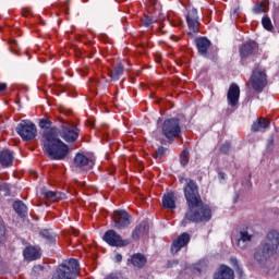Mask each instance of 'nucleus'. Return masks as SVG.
I'll return each mask as SVG.
<instances>
[{"mask_svg":"<svg viewBox=\"0 0 279 279\" xmlns=\"http://www.w3.org/2000/svg\"><path fill=\"white\" fill-rule=\"evenodd\" d=\"M41 133L43 151L50 160H64L69 156V145H74L80 140L82 129L75 122L59 120V126L43 118L39 120ZM68 143V144H66Z\"/></svg>","mask_w":279,"mask_h":279,"instance_id":"obj_1","label":"nucleus"},{"mask_svg":"<svg viewBox=\"0 0 279 279\" xmlns=\"http://www.w3.org/2000/svg\"><path fill=\"white\" fill-rule=\"evenodd\" d=\"M180 184H184L183 194L185 197L187 209L181 221L183 228L187 223H206L213 219V210L208 204L202 201L199 195V185L191 178L179 177Z\"/></svg>","mask_w":279,"mask_h":279,"instance_id":"obj_2","label":"nucleus"},{"mask_svg":"<svg viewBox=\"0 0 279 279\" xmlns=\"http://www.w3.org/2000/svg\"><path fill=\"white\" fill-rule=\"evenodd\" d=\"M279 246V232L276 230H270L266 238L264 243L262 244V247L257 248L254 253V258L257 260V263L263 264L267 263L269 260L270 256H274L276 252H278Z\"/></svg>","mask_w":279,"mask_h":279,"instance_id":"obj_3","label":"nucleus"},{"mask_svg":"<svg viewBox=\"0 0 279 279\" xmlns=\"http://www.w3.org/2000/svg\"><path fill=\"white\" fill-rule=\"evenodd\" d=\"M78 275L80 262L75 258H70L57 267L52 279H75Z\"/></svg>","mask_w":279,"mask_h":279,"instance_id":"obj_4","label":"nucleus"},{"mask_svg":"<svg viewBox=\"0 0 279 279\" xmlns=\"http://www.w3.org/2000/svg\"><path fill=\"white\" fill-rule=\"evenodd\" d=\"M162 135L167 141H174L182 136V122L179 118L166 119L161 126Z\"/></svg>","mask_w":279,"mask_h":279,"instance_id":"obj_5","label":"nucleus"},{"mask_svg":"<svg viewBox=\"0 0 279 279\" xmlns=\"http://www.w3.org/2000/svg\"><path fill=\"white\" fill-rule=\"evenodd\" d=\"M16 134L22 138V141L28 142L34 141L38 134V129L36 124L29 120H22L15 128Z\"/></svg>","mask_w":279,"mask_h":279,"instance_id":"obj_6","label":"nucleus"},{"mask_svg":"<svg viewBox=\"0 0 279 279\" xmlns=\"http://www.w3.org/2000/svg\"><path fill=\"white\" fill-rule=\"evenodd\" d=\"M185 23L189 27L187 36L193 38L195 34H199V27L202 25V22H199V15L197 14L196 8H192L187 11L185 15Z\"/></svg>","mask_w":279,"mask_h":279,"instance_id":"obj_7","label":"nucleus"},{"mask_svg":"<svg viewBox=\"0 0 279 279\" xmlns=\"http://www.w3.org/2000/svg\"><path fill=\"white\" fill-rule=\"evenodd\" d=\"M259 51L260 46L254 39H250L239 47L241 60H247V58L256 57L260 53Z\"/></svg>","mask_w":279,"mask_h":279,"instance_id":"obj_8","label":"nucleus"},{"mask_svg":"<svg viewBox=\"0 0 279 279\" xmlns=\"http://www.w3.org/2000/svg\"><path fill=\"white\" fill-rule=\"evenodd\" d=\"M267 72L265 70H254L251 75V86L255 93H263L267 86Z\"/></svg>","mask_w":279,"mask_h":279,"instance_id":"obj_9","label":"nucleus"},{"mask_svg":"<svg viewBox=\"0 0 279 279\" xmlns=\"http://www.w3.org/2000/svg\"><path fill=\"white\" fill-rule=\"evenodd\" d=\"M102 240L107 245H110V247H126V245H130V240H123L121 234L112 229H109L104 233Z\"/></svg>","mask_w":279,"mask_h":279,"instance_id":"obj_10","label":"nucleus"},{"mask_svg":"<svg viewBox=\"0 0 279 279\" xmlns=\"http://www.w3.org/2000/svg\"><path fill=\"white\" fill-rule=\"evenodd\" d=\"M112 221L117 230H125L132 223V215L126 210H116L112 216Z\"/></svg>","mask_w":279,"mask_h":279,"instance_id":"obj_11","label":"nucleus"},{"mask_svg":"<svg viewBox=\"0 0 279 279\" xmlns=\"http://www.w3.org/2000/svg\"><path fill=\"white\" fill-rule=\"evenodd\" d=\"M74 167L82 171L83 173H87L90 171L93 167H95V161L86 157V155L82 153H76L73 159Z\"/></svg>","mask_w":279,"mask_h":279,"instance_id":"obj_12","label":"nucleus"},{"mask_svg":"<svg viewBox=\"0 0 279 279\" xmlns=\"http://www.w3.org/2000/svg\"><path fill=\"white\" fill-rule=\"evenodd\" d=\"M239 99H241V87L236 83H231L227 92L228 105L231 108H236L239 106Z\"/></svg>","mask_w":279,"mask_h":279,"instance_id":"obj_13","label":"nucleus"},{"mask_svg":"<svg viewBox=\"0 0 279 279\" xmlns=\"http://www.w3.org/2000/svg\"><path fill=\"white\" fill-rule=\"evenodd\" d=\"M195 47L197 49L198 56H202L203 58H208V49H210V45H213V41L208 39V37H196L194 39Z\"/></svg>","mask_w":279,"mask_h":279,"instance_id":"obj_14","label":"nucleus"},{"mask_svg":"<svg viewBox=\"0 0 279 279\" xmlns=\"http://www.w3.org/2000/svg\"><path fill=\"white\" fill-rule=\"evenodd\" d=\"M191 243V234L187 232L181 233L171 244V254H178L182 247H186Z\"/></svg>","mask_w":279,"mask_h":279,"instance_id":"obj_15","label":"nucleus"},{"mask_svg":"<svg viewBox=\"0 0 279 279\" xmlns=\"http://www.w3.org/2000/svg\"><path fill=\"white\" fill-rule=\"evenodd\" d=\"M149 234V223L147 221H142L135 226L131 233L133 241H141L143 236Z\"/></svg>","mask_w":279,"mask_h":279,"instance_id":"obj_16","label":"nucleus"},{"mask_svg":"<svg viewBox=\"0 0 279 279\" xmlns=\"http://www.w3.org/2000/svg\"><path fill=\"white\" fill-rule=\"evenodd\" d=\"M123 73H125V66L123 63H118L108 70V77H110L111 82H119L123 77Z\"/></svg>","mask_w":279,"mask_h":279,"instance_id":"obj_17","label":"nucleus"},{"mask_svg":"<svg viewBox=\"0 0 279 279\" xmlns=\"http://www.w3.org/2000/svg\"><path fill=\"white\" fill-rule=\"evenodd\" d=\"M14 162V153L10 149H3L0 151V165L3 169L12 167Z\"/></svg>","mask_w":279,"mask_h":279,"instance_id":"obj_18","label":"nucleus"},{"mask_svg":"<svg viewBox=\"0 0 279 279\" xmlns=\"http://www.w3.org/2000/svg\"><path fill=\"white\" fill-rule=\"evenodd\" d=\"M214 279H234V270L229 266L221 265L214 274Z\"/></svg>","mask_w":279,"mask_h":279,"instance_id":"obj_19","label":"nucleus"},{"mask_svg":"<svg viewBox=\"0 0 279 279\" xmlns=\"http://www.w3.org/2000/svg\"><path fill=\"white\" fill-rule=\"evenodd\" d=\"M271 125V122L266 118H258L253 122L251 126V132H265L267 128Z\"/></svg>","mask_w":279,"mask_h":279,"instance_id":"obj_20","label":"nucleus"},{"mask_svg":"<svg viewBox=\"0 0 279 279\" xmlns=\"http://www.w3.org/2000/svg\"><path fill=\"white\" fill-rule=\"evenodd\" d=\"M25 260H38L40 258V251L36 246H26L23 251Z\"/></svg>","mask_w":279,"mask_h":279,"instance_id":"obj_21","label":"nucleus"},{"mask_svg":"<svg viewBox=\"0 0 279 279\" xmlns=\"http://www.w3.org/2000/svg\"><path fill=\"white\" fill-rule=\"evenodd\" d=\"M131 263L133 267L137 269H143L147 265V257L143 253H135L131 256Z\"/></svg>","mask_w":279,"mask_h":279,"instance_id":"obj_22","label":"nucleus"},{"mask_svg":"<svg viewBox=\"0 0 279 279\" xmlns=\"http://www.w3.org/2000/svg\"><path fill=\"white\" fill-rule=\"evenodd\" d=\"M162 206L163 208H168V210L175 209V195L173 194V192L163 195Z\"/></svg>","mask_w":279,"mask_h":279,"instance_id":"obj_23","label":"nucleus"},{"mask_svg":"<svg viewBox=\"0 0 279 279\" xmlns=\"http://www.w3.org/2000/svg\"><path fill=\"white\" fill-rule=\"evenodd\" d=\"M39 234L48 245H56V233L53 232V230L44 229L40 231Z\"/></svg>","mask_w":279,"mask_h":279,"instance_id":"obj_24","label":"nucleus"},{"mask_svg":"<svg viewBox=\"0 0 279 279\" xmlns=\"http://www.w3.org/2000/svg\"><path fill=\"white\" fill-rule=\"evenodd\" d=\"M13 209L15 210L19 217L25 218L27 217V205L23 203V201H15L13 202Z\"/></svg>","mask_w":279,"mask_h":279,"instance_id":"obj_25","label":"nucleus"},{"mask_svg":"<svg viewBox=\"0 0 279 279\" xmlns=\"http://www.w3.org/2000/svg\"><path fill=\"white\" fill-rule=\"evenodd\" d=\"M167 154V147L159 146L153 154V158L156 160H162L165 158V155Z\"/></svg>","mask_w":279,"mask_h":279,"instance_id":"obj_26","label":"nucleus"},{"mask_svg":"<svg viewBox=\"0 0 279 279\" xmlns=\"http://www.w3.org/2000/svg\"><path fill=\"white\" fill-rule=\"evenodd\" d=\"M262 25H263L264 29H266L267 32L274 31V24L271 23V19H269L267 15H265L262 19Z\"/></svg>","mask_w":279,"mask_h":279,"instance_id":"obj_27","label":"nucleus"},{"mask_svg":"<svg viewBox=\"0 0 279 279\" xmlns=\"http://www.w3.org/2000/svg\"><path fill=\"white\" fill-rule=\"evenodd\" d=\"M1 193H4V197H10L12 195V184L10 183H1L0 184Z\"/></svg>","mask_w":279,"mask_h":279,"instance_id":"obj_28","label":"nucleus"},{"mask_svg":"<svg viewBox=\"0 0 279 279\" xmlns=\"http://www.w3.org/2000/svg\"><path fill=\"white\" fill-rule=\"evenodd\" d=\"M230 260H231V265L234 267L238 276L240 278H243V267H241V265H239V259H236V257H232Z\"/></svg>","mask_w":279,"mask_h":279,"instance_id":"obj_29","label":"nucleus"},{"mask_svg":"<svg viewBox=\"0 0 279 279\" xmlns=\"http://www.w3.org/2000/svg\"><path fill=\"white\" fill-rule=\"evenodd\" d=\"M9 51L15 54L21 51V46H19V41H16V39L9 40Z\"/></svg>","mask_w":279,"mask_h":279,"instance_id":"obj_30","label":"nucleus"},{"mask_svg":"<svg viewBox=\"0 0 279 279\" xmlns=\"http://www.w3.org/2000/svg\"><path fill=\"white\" fill-rule=\"evenodd\" d=\"M189 150L187 149H183L181 155H180V162L182 167H186L189 165Z\"/></svg>","mask_w":279,"mask_h":279,"instance_id":"obj_31","label":"nucleus"},{"mask_svg":"<svg viewBox=\"0 0 279 279\" xmlns=\"http://www.w3.org/2000/svg\"><path fill=\"white\" fill-rule=\"evenodd\" d=\"M43 271H45V266L35 265L32 270V276H34V278H38L43 274Z\"/></svg>","mask_w":279,"mask_h":279,"instance_id":"obj_32","label":"nucleus"},{"mask_svg":"<svg viewBox=\"0 0 279 279\" xmlns=\"http://www.w3.org/2000/svg\"><path fill=\"white\" fill-rule=\"evenodd\" d=\"M142 23L144 27H149L150 25H154V23H156V20H154L151 15H145L142 20Z\"/></svg>","mask_w":279,"mask_h":279,"instance_id":"obj_33","label":"nucleus"},{"mask_svg":"<svg viewBox=\"0 0 279 279\" xmlns=\"http://www.w3.org/2000/svg\"><path fill=\"white\" fill-rule=\"evenodd\" d=\"M58 195H63L61 192L46 191L44 192V197L46 199H56Z\"/></svg>","mask_w":279,"mask_h":279,"instance_id":"obj_34","label":"nucleus"},{"mask_svg":"<svg viewBox=\"0 0 279 279\" xmlns=\"http://www.w3.org/2000/svg\"><path fill=\"white\" fill-rule=\"evenodd\" d=\"M230 149H232V145L230 144V142H225L221 146H220V154H230Z\"/></svg>","mask_w":279,"mask_h":279,"instance_id":"obj_35","label":"nucleus"},{"mask_svg":"<svg viewBox=\"0 0 279 279\" xmlns=\"http://www.w3.org/2000/svg\"><path fill=\"white\" fill-rule=\"evenodd\" d=\"M254 14H263L265 12V3L260 2L253 7Z\"/></svg>","mask_w":279,"mask_h":279,"instance_id":"obj_36","label":"nucleus"},{"mask_svg":"<svg viewBox=\"0 0 279 279\" xmlns=\"http://www.w3.org/2000/svg\"><path fill=\"white\" fill-rule=\"evenodd\" d=\"M240 234H241V238L240 240H238V243H240L241 241H243V243H246V241H252V235H250L247 231H241Z\"/></svg>","mask_w":279,"mask_h":279,"instance_id":"obj_37","label":"nucleus"},{"mask_svg":"<svg viewBox=\"0 0 279 279\" xmlns=\"http://www.w3.org/2000/svg\"><path fill=\"white\" fill-rule=\"evenodd\" d=\"M5 238V227L3 226V219L0 217V243Z\"/></svg>","mask_w":279,"mask_h":279,"instance_id":"obj_38","label":"nucleus"},{"mask_svg":"<svg viewBox=\"0 0 279 279\" xmlns=\"http://www.w3.org/2000/svg\"><path fill=\"white\" fill-rule=\"evenodd\" d=\"M179 264H180V262L178 259L168 260L167 267H168V269H171L172 267H175V265H179Z\"/></svg>","mask_w":279,"mask_h":279,"instance_id":"obj_39","label":"nucleus"},{"mask_svg":"<svg viewBox=\"0 0 279 279\" xmlns=\"http://www.w3.org/2000/svg\"><path fill=\"white\" fill-rule=\"evenodd\" d=\"M149 5L154 8V10H158L160 8V4H158V0H148Z\"/></svg>","mask_w":279,"mask_h":279,"instance_id":"obj_40","label":"nucleus"},{"mask_svg":"<svg viewBox=\"0 0 279 279\" xmlns=\"http://www.w3.org/2000/svg\"><path fill=\"white\" fill-rule=\"evenodd\" d=\"M8 90V84L7 83H0V93H5Z\"/></svg>","mask_w":279,"mask_h":279,"instance_id":"obj_41","label":"nucleus"},{"mask_svg":"<svg viewBox=\"0 0 279 279\" xmlns=\"http://www.w3.org/2000/svg\"><path fill=\"white\" fill-rule=\"evenodd\" d=\"M105 279H119V277H117L114 274H109L105 277Z\"/></svg>","mask_w":279,"mask_h":279,"instance_id":"obj_42","label":"nucleus"},{"mask_svg":"<svg viewBox=\"0 0 279 279\" xmlns=\"http://www.w3.org/2000/svg\"><path fill=\"white\" fill-rule=\"evenodd\" d=\"M121 260H123V255L117 254L116 255V263H121Z\"/></svg>","mask_w":279,"mask_h":279,"instance_id":"obj_43","label":"nucleus"},{"mask_svg":"<svg viewBox=\"0 0 279 279\" xmlns=\"http://www.w3.org/2000/svg\"><path fill=\"white\" fill-rule=\"evenodd\" d=\"M219 180H226V172H218Z\"/></svg>","mask_w":279,"mask_h":279,"instance_id":"obj_44","label":"nucleus"},{"mask_svg":"<svg viewBox=\"0 0 279 279\" xmlns=\"http://www.w3.org/2000/svg\"><path fill=\"white\" fill-rule=\"evenodd\" d=\"M204 269L202 267H199V265L194 267V271H197L198 274H202Z\"/></svg>","mask_w":279,"mask_h":279,"instance_id":"obj_45","label":"nucleus"},{"mask_svg":"<svg viewBox=\"0 0 279 279\" xmlns=\"http://www.w3.org/2000/svg\"><path fill=\"white\" fill-rule=\"evenodd\" d=\"M22 16H25V17L29 16V12L23 11V12H22Z\"/></svg>","mask_w":279,"mask_h":279,"instance_id":"obj_46","label":"nucleus"},{"mask_svg":"<svg viewBox=\"0 0 279 279\" xmlns=\"http://www.w3.org/2000/svg\"><path fill=\"white\" fill-rule=\"evenodd\" d=\"M160 33H161V34H167V32L163 31L162 28L160 29Z\"/></svg>","mask_w":279,"mask_h":279,"instance_id":"obj_47","label":"nucleus"},{"mask_svg":"<svg viewBox=\"0 0 279 279\" xmlns=\"http://www.w3.org/2000/svg\"><path fill=\"white\" fill-rule=\"evenodd\" d=\"M250 180H252V173L248 174Z\"/></svg>","mask_w":279,"mask_h":279,"instance_id":"obj_48","label":"nucleus"}]
</instances>
